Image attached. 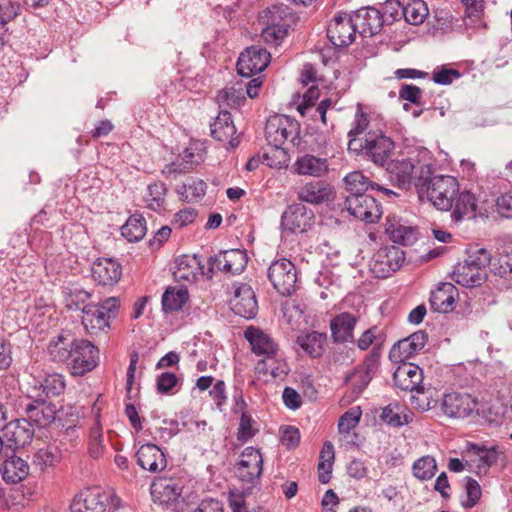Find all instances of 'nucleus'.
Here are the masks:
<instances>
[{
	"instance_id": "f257e3e1",
	"label": "nucleus",
	"mask_w": 512,
	"mask_h": 512,
	"mask_svg": "<svg viewBox=\"0 0 512 512\" xmlns=\"http://www.w3.org/2000/svg\"><path fill=\"white\" fill-rule=\"evenodd\" d=\"M49 353L54 361L66 363L75 376H83L92 371L99 362V350L90 341L70 339L64 335L50 343Z\"/></svg>"
},
{
	"instance_id": "f03ea898",
	"label": "nucleus",
	"mask_w": 512,
	"mask_h": 512,
	"mask_svg": "<svg viewBox=\"0 0 512 512\" xmlns=\"http://www.w3.org/2000/svg\"><path fill=\"white\" fill-rule=\"evenodd\" d=\"M420 169L417 176L419 197H426L438 210L449 211L459 191L457 179L450 175H436L432 165Z\"/></svg>"
},
{
	"instance_id": "7ed1b4c3",
	"label": "nucleus",
	"mask_w": 512,
	"mask_h": 512,
	"mask_svg": "<svg viewBox=\"0 0 512 512\" xmlns=\"http://www.w3.org/2000/svg\"><path fill=\"white\" fill-rule=\"evenodd\" d=\"M395 144L381 130H369L363 139L348 141V151L372 161L377 166H384L390 158Z\"/></svg>"
},
{
	"instance_id": "20e7f679",
	"label": "nucleus",
	"mask_w": 512,
	"mask_h": 512,
	"mask_svg": "<svg viewBox=\"0 0 512 512\" xmlns=\"http://www.w3.org/2000/svg\"><path fill=\"white\" fill-rule=\"evenodd\" d=\"M490 262V253L484 248L477 249L455 266L452 280L463 287L481 286L487 280Z\"/></svg>"
},
{
	"instance_id": "39448f33",
	"label": "nucleus",
	"mask_w": 512,
	"mask_h": 512,
	"mask_svg": "<svg viewBox=\"0 0 512 512\" xmlns=\"http://www.w3.org/2000/svg\"><path fill=\"white\" fill-rule=\"evenodd\" d=\"M120 307L118 298L109 297L99 304H87L82 306V324L85 330L96 335L109 328L110 321L116 317Z\"/></svg>"
},
{
	"instance_id": "423d86ee",
	"label": "nucleus",
	"mask_w": 512,
	"mask_h": 512,
	"mask_svg": "<svg viewBox=\"0 0 512 512\" xmlns=\"http://www.w3.org/2000/svg\"><path fill=\"white\" fill-rule=\"evenodd\" d=\"M300 125L287 115L271 116L265 126L268 144L276 149L283 148L286 143L296 146L299 143Z\"/></svg>"
},
{
	"instance_id": "0eeeda50",
	"label": "nucleus",
	"mask_w": 512,
	"mask_h": 512,
	"mask_svg": "<svg viewBox=\"0 0 512 512\" xmlns=\"http://www.w3.org/2000/svg\"><path fill=\"white\" fill-rule=\"evenodd\" d=\"M17 413L29 423L31 427L44 428L54 422L56 406L43 399L20 397L16 403Z\"/></svg>"
},
{
	"instance_id": "6e6552de",
	"label": "nucleus",
	"mask_w": 512,
	"mask_h": 512,
	"mask_svg": "<svg viewBox=\"0 0 512 512\" xmlns=\"http://www.w3.org/2000/svg\"><path fill=\"white\" fill-rule=\"evenodd\" d=\"M109 503L114 510L121 506L120 498L114 493L88 488L74 497L70 509L71 512H106Z\"/></svg>"
},
{
	"instance_id": "1a4fd4ad",
	"label": "nucleus",
	"mask_w": 512,
	"mask_h": 512,
	"mask_svg": "<svg viewBox=\"0 0 512 512\" xmlns=\"http://www.w3.org/2000/svg\"><path fill=\"white\" fill-rule=\"evenodd\" d=\"M267 277L273 288L282 296H290L297 290V269L289 259L280 258L273 261L268 267Z\"/></svg>"
},
{
	"instance_id": "9d476101",
	"label": "nucleus",
	"mask_w": 512,
	"mask_h": 512,
	"mask_svg": "<svg viewBox=\"0 0 512 512\" xmlns=\"http://www.w3.org/2000/svg\"><path fill=\"white\" fill-rule=\"evenodd\" d=\"M380 357V348L373 347L371 352L365 357L364 361L357 365L344 378L345 384H351L352 392L355 396H359L375 376L379 368Z\"/></svg>"
},
{
	"instance_id": "9b49d317",
	"label": "nucleus",
	"mask_w": 512,
	"mask_h": 512,
	"mask_svg": "<svg viewBox=\"0 0 512 512\" xmlns=\"http://www.w3.org/2000/svg\"><path fill=\"white\" fill-rule=\"evenodd\" d=\"M441 410L446 416L455 419H464L473 414L479 415L480 412L478 399L461 391L444 394Z\"/></svg>"
},
{
	"instance_id": "f8f14e48",
	"label": "nucleus",
	"mask_w": 512,
	"mask_h": 512,
	"mask_svg": "<svg viewBox=\"0 0 512 512\" xmlns=\"http://www.w3.org/2000/svg\"><path fill=\"white\" fill-rule=\"evenodd\" d=\"M344 207L350 215L366 223L377 222L383 213L381 204L367 193L345 196Z\"/></svg>"
},
{
	"instance_id": "ddd939ff",
	"label": "nucleus",
	"mask_w": 512,
	"mask_h": 512,
	"mask_svg": "<svg viewBox=\"0 0 512 512\" xmlns=\"http://www.w3.org/2000/svg\"><path fill=\"white\" fill-rule=\"evenodd\" d=\"M431 164L423 163L417 159H401L392 160L387 163L386 171L392 182L400 188H408L414 184L417 189V176L419 175L420 167H430Z\"/></svg>"
},
{
	"instance_id": "4468645a",
	"label": "nucleus",
	"mask_w": 512,
	"mask_h": 512,
	"mask_svg": "<svg viewBox=\"0 0 512 512\" xmlns=\"http://www.w3.org/2000/svg\"><path fill=\"white\" fill-rule=\"evenodd\" d=\"M290 17L289 8L285 5H274L265 11L262 16L266 27L262 31V38L266 42H275L283 39L288 32L290 24L287 18Z\"/></svg>"
},
{
	"instance_id": "2eb2a0df",
	"label": "nucleus",
	"mask_w": 512,
	"mask_h": 512,
	"mask_svg": "<svg viewBox=\"0 0 512 512\" xmlns=\"http://www.w3.org/2000/svg\"><path fill=\"white\" fill-rule=\"evenodd\" d=\"M404 260L405 254L399 247H382L374 254L371 271L377 278H387L400 269Z\"/></svg>"
},
{
	"instance_id": "dca6fc26",
	"label": "nucleus",
	"mask_w": 512,
	"mask_h": 512,
	"mask_svg": "<svg viewBox=\"0 0 512 512\" xmlns=\"http://www.w3.org/2000/svg\"><path fill=\"white\" fill-rule=\"evenodd\" d=\"M270 62V53L261 47L251 46L242 52L237 61L239 75L249 78L262 72Z\"/></svg>"
},
{
	"instance_id": "f3484780",
	"label": "nucleus",
	"mask_w": 512,
	"mask_h": 512,
	"mask_svg": "<svg viewBox=\"0 0 512 512\" xmlns=\"http://www.w3.org/2000/svg\"><path fill=\"white\" fill-rule=\"evenodd\" d=\"M357 33L351 14L338 13L327 28V37L336 47L349 46L355 40Z\"/></svg>"
},
{
	"instance_id": "a211bd4d",
	"label": "nucleus",
	"mask_w": 512,
	"mask_h": 512,
	"mask_svg": "<svg viewBox=\"0 0 512 512\" xmlns=\"http://www.w3.org/2000/svg\"><path fill=\"white\" fill-rule=\"evenodd\" d=\"M263 471V458L260 451L254 447H246L236 467V475L242 481L253 484Z\"/></svg>"
},
{
	"instance_id": "6ab92c4d",
	"label": "nucleus",
	"mask_w": 512,
	"mask_h": 512,
	"mask_svg": "<svg viewBox=\"0 0 512 512\" xmlns=\"http://www.w3.org/2000/svg\"><path fill=\"white\" fill-rule=\"evenodd\" d=\"M233 287L234 295L230 299L232 311L246 319L255 317L258 304L252 287L247 283H235Z\"/></svg>"
},
{
	"instance_id": "aec40b11",
	"label": "nucleus",
	"mask_w": 512,
	"mask_h": 512,
	"mask_svg": "<svg viewBox=\"0 0 512 512\" xmlns=\"http://www.w3.org/2000/svg\"><path fill=\"white\" fill-rule=\"evenodd\" d=\"M354 28L363 37H372L378 34L384 24L383 14L374 7H362L352 12Z\"/></svg>"
},
{
	"instance_id": "412c9836",
	"label": "nucleus",
	"mask_w": 512,
	"mask_h": 512,
	"mask_svg": "<svg viewBox=\"0 0 512 512\" xmlns=\"http://www.w3.org/2000/svg\"><path fill=\"white\" fill-rule=\"evenodd\" d=\"M312 213L302 204L287 207L281 217L283 230L291 233L304 232L311 224Z\"/></svg>"
},
{
	"instance_id": "4be33fe9",
	"label": "nucleus",
	"mask_w": 512,
	"mask_h": 512,
	"mask_svg": "<svg viewBox=\"0 0 512 512\" xmlns=\"http://www.w3.org/2000/svg\"><path fill=\"white\" fill-rule=\"evenodd\" d=\"M428 336L419 330L409 337L399 340L390 351V358L396 361H403L412 358L419 353L426 345Z\"/></svg>"
},
{
	"instance_id": "5701e85b",
	"label": "nucleus",
	"mask_w": 512,
	"mask_h": 512,
	"mask_svg": "<svg viewBox=\"0 0 512 512\" xmlns=\"http://www.w3.org/2000/svg\"><path fill=\"white\" fill-rule=\"evenodd\" d=\"M91 274L99 285L113 286L122 276V267L111 258H99L93 263Z\"/></svg>"
},
{
	"instance_id": "b1692460",
	"label": "nucleus",
	"mask_w": 512,
	"mask_h": 512,
	"mask_svg": "<svg viewBox=\"0 0 512 512\" xmlns=\"http://www.w3.org/2000/svg\"><path fill=\"white\" fill-rule=\"evenodd\" d=\"M137 464L152 473L160 472L167 466L164 452L155 444L142 445L136 453Z\"/></svg>"
},
{
	"instance_id": "393cba45",
	"label": "nucleus",
	"mask_w": 512,
	"mask_h": 512,
	"mask_svg": "<svg viewBox=\"0 0 512 512\" xmlns=\"http://www.w3.org/2000/svg\"><path fill=\"white\" fill-rule=\"evenodd\" d=\"M211 136L217 141L228 143L231 148L239 144L236 136V127L231 118L230 112L222 110L210 126Z\"/></svg>"
},
{
	"instance_id": "a878e982",
	"label": "nucleus",
	"mask_w": 512,
	"mask_h": 512,
	"mask_svg": "<svg viewBox=\"0 0 512 512\" xmlns=\"http://www.w3.org/2000/svg\"><path fill=\"white\" fill-rule=\"evenodd\" d=\"M465 457L467 467L470 470L475 467L477 473H481L496 463L498 453L494 447L488 449L476 444H469L465 451Z\"/></svg>"
},
{
	"instance_id": "bb28decb",
	"label": "nucleus",
	"mask_w": 512,
	"mask_h": 512,
	"mask_svg": "<svg viewBox=\"0 0 512 512\" xmlns=\"http://www.w3.org/2000/svg\"><path fill=\"white\" fill-rule=\"evenodd\" d=\"M393 381L399 389L413 392L421 387L423 381L422 369L413 363H403L395 370Z\"/></svg>"
},
{
	"instance_id": "cd10ccee",
	"label": "nucleus",
	"mask_w": 512,
	"mask_h": 512,
	"mask_svg": "<svg viewBox=\"0 0 512 512\" xmlns=\"http://www.w3.org/2000/svg\"><path fill=\"white\" fill-rule=\"evenodd\" d=\"M357 323V318L348 312H343L330 321L331 337L335 343L352 342L353 331Z\"/></svg>"
},
{
	"instance_id": "c85d7f7f",
	"label": "nucleus",
	"mask_w": 512,
	"mask_h": 512,
	"mask_svg": "<svg viewBox=\"0 0 512 512\" xmlns=\"http://www.w3.org/2000/svg\"><path fill=\"white\" fill-rule=\"evenodd\" d=\"M5 436L9 447L23 448L31 443L34 437V428L21 417L6 426Z\"/></svg>"
},
{
	"instance_id": "c756f323",
	"label": "nucleus",
	"mask_w": 512,
	"mask_h": 512,
	"mask_svg": "<svg viewBox=\"0 0 512 512\" xmlns=\"http://www.w3.org/2000/svg\"><path fill=\"white\" fill-rule=\"evenodd\" d=\"M244 336L255 354L265 355L266 358L277 354L278 345L268 334L259 328L248 327L244 332Z\"/></svg>"
},
{
	"instance_id": "7c9ffc66",
	"label": "nucleus",
	"mask_w": 512,
	"mask_h": 512,
	"mask_svg": "<svg viewBox=\"0 0 512 512\" xmlns=\"http://www.w3.org/2000/svg\"><path fill=\"white\" fill-rule=\"evenodd\" d=\"M458 289L452 283H441L430 295V305L435 312L447 313L453 310Z\"/></svg>"
},
{
	"instance_id": "2f4dec72",
	"label": "nucleus",
	"mask_w": 512,
	"mask_h": 512,
	"mask_svg": "<svg viewBox=\"0 0 512 512\" xmlns=\"http://www.w3.org/2000/svg\"><path fill=\"white\" fill-rule=\"evenodd\" d=\"M385 233L394 243L409 246L416 242L417 231L414 227L402 223L396 217L388 218Z\"/></svg>"
},
{
	"instance_id": "473e14b6",
	"label": "nucleus",
	"mask_w": 512,
	"mask_h": 512,
	"mask_svg": "<svg viewBox=\"0 0 512 512\" xmlns=\"http://www.w3.org/2000/svg\"><path fill=\"white\" fill-rule=\"evenodd\" d=\"M29 464L19 456L12 455L4 459L0 472L6 483L16 484L29 475Z\"/></svg>"
},
{
	"instance_id": "72a5a7b5",
	"label": "nucleus",
	"mask_w": 512,
	"mask_h": 512,
	"mask_svg": "<svg viewBox=\"0 0 512 512\" xmlns=\"http://www.w3.org/2000/svg\"><path fill=\"white\" fill-rule=\"evenodd\" d=\"M298 197L301 201L310 204H320L332 200L333 190L325 182L311 181L300 188Z\"/></svg>"
},
{
	"instance_id": "f704fd0d",
	"label": "nucleus",
	"mask_w": 512,
	"mask_h": 512,
	"mask_svg": "<svg viewBox=\"0 0 512 512\" xmlns=\"http://www.w3.org/2000/svg\"><path fill=\"white\" fill-rule=\"evenodd\" d=\"M151 496L155 503L169 504L181 495V487L172 479L160 478L151 484Z\"/></svg>"
},
{
	"instance_id": "c9c22d12",
	"label": "nucleus",
	"mask_w": 512,
	"mask_h": 512,
	"mask_svg": "<svg viewBox=\"0 0 512 512\" xmlns=\"http://www.w3.org/2000/svg\"><path fill=\"white\" fill-rule=\"evenodd\" d=\"M454 201L455 205L451 217L455 222H459L465 217L469 219L476 217L477 202L471 192H461Z\"/></svg>"
},
{
	"instance_id": "e433bc0d",
	"label": "nucleus",
	"mask_w": 512,
	"mask_h": 512,
	"mask_svg": "<svg viewBox=\"0 0 512 512\" xmlns=\"http://www.w3.org/2000/svg\"><path fill=\"white\" fill-rule=\"evenodd\" d=\"M295 168L298 174L320 177L327 172L328 163L324 158L307 154L297 159Z\"/></svg>"
},
{
	"instance_id": "4c0bfd02",
	"label": "nucleus",
	"mask_w": 512,
	"mask_h": 512,
	"mask_svg": "<svg viewBox=\"0 0 512 512\" xmlns=\"http://www.w3.org/2000/svg\"><path fill=\"white\" fill-rule=\"evenodd\" d=\"M327 336L325 333L313 331L297 337V344L311 357H320L324 352Z\"/></svg>"
},
{
	"instance_id": "58836bf2",
	"label": "nucleus",
	"mask_w": 512,
	"mask_h": 512,
	"mask_svg": "<svg viewBox=\"0 0 512 512\" xmlns=\"http://www.w3.org/2000/svg\"><path fill=\"white\" fill-rule=\"evenodd\" d=\"M61 450L55 444L39 448L33 456V465L41 471L54 467L60 462Z\"/></svg>"
},
{
	"instance_id": "ea45409f",
	"label": "nucleus",
	"mask_w": 512,
	"mask_h": 512,
	"mask_svg": "<svg viewBox=\"0 0 512 512\" xmlns=\"http://www.w3.org/2000/svg\"><path fill=\"white\" fill-rule=\"evenodd\" d=\"M189 299L187 288L169 287L162 295V309L165 313L180 310Z\"/></svg>"
},
{
	"instance_id": "a19ab883",
	"label": "nucleus",
	"mask_w": 512,
	"mask_h": 512,
	"mask_svg": "<svg viewBox=\"0 0 512 512\" xmlns=\"http://www.w3.org/2000/svg\"><path fill=\"white\" fill-rule=\"evenodd\" d=\"M207 184L201 179L190 178L187 183L177 187L181 201L192 203L202 199L206 194Z\"/></svg>"
},
{
	"instance_id": "79ce46f5",
	"label": "nucleus",
	"mask_w": 512,
	"mask_h": 512,
	"mask_svg": "<svg viewBox=\"0 0 512 512\" xmlns=\"http://www.w3.org/2000/svg\"><path fill=\"white\" fill-rule=\"evenodd\" d=\"M146 221L141 215H132L121 228V234L129 242H138L146 235Z\"/></svg>"
},
{
	"instance_id": "37998d69",
	"label": "nucleus",
	"mask_w": 512,
	"mask_h": 512,
	"mask_svg": "<svg viewBox=\"0 0 512 512\" xmlns=\"http://www.w3.org/2000/svg\"><path fill=\"white\" fill-rule=\"evenodd\" d=\"M438 470L436 459L433 456H422L412 465V473L420 481L432 479Z\"/></svg>"
},
{
	"instance_id": "c03bdc74",
	"label": "nucleus",
	"mask_w": 512,
	"mask_h": 512,
	"mask_svg": "<svg viewBox=\"0 0 512 512\" xmlns=\"http://www.w3.org/2000/svg\"><path fill=\"white\" fill-rule=\"evenodd\" d=\"M348 195H361L368 190L372 191L373 181L369 180L361 171H353L344 178Z\"/></svg>"
},
{
	"instance_id": "a18cd8bd",
	"label": "nucleus",
	"mask_w": 512,
	"mask_h": 512,
	"mask_svg": "<svg viewBox=\"0 0 512 512\" xmlns=\"http://www.w3.org/2000/svg\"><path fill=\"white\" fill-rule=\"evenodd\" d=\"M167 194L166 184L163 182H154L148 185L145 202L147 207L153 211H159L165 206V197Z\"/></svg>"
},
{
	"instance_id": "49530a36",
	"label": "nucleus",
	"mask_w": 512,
	"mask_h": 512,
	"mask_svg": "<svg viewBox=\"0 0 512 512\" xmlns=\"http://www.w3.org/2000/svg\"><path fill=\"white\" fill-rule=\"evenodd\" d=\"M428 13V7L423 0H412L402 9L405 20L412 25L422 24Z\"/></svg>"
},
{
	"instance_id": "de8ad7c7",
	"label": "nucleus",
	"mask_w": 512,
	"mask_h": 512,
	"mask_svg": "<svg viewBox=\"0 0 512 512\" xmlns=\"http://www.w3.org/2000/svg\"><path fill=\"white\" fill-rule=\"evenodd\" d=\"M260 371L269 374L275 380H282L289 372V367L283 359L276 358V355H271L265 358L259 364Z\"/></svg>"
},
{
	"instance_id": "09e8293b",
	"label": "nucleus",
	"mask_w": 512,
	"mask_h": 512,
	"mask_svg": "<svg viewBox=\"0 0 512 512\" xmlns=\"http://www.w3.org/2000/svg\"><path fill=\"white\" fill-rule=\"evenodd\" d=\"M224 262L227 265V274H240L246 267L248 257L245 251L240 249L223 250Z\"/></svg>"
},
{
	"instance_id": "8fccbe9b",
	"label": "nucleus",
	"mask_w": 512,
	"mask_h": 512,
	"mask_svg": "<svg viewBox=\"0 0 512 512\" xmlns=\"http://www.w3.org/2000/svg\"><path fill=\"white\" fill-rule=\"evenodd\" d=\"M88 451L94 459L102 457L106 451V446L103 443L102 427L98 421L90 429Z\"/></svg>"
},
{
	"instance_id": "3c124183",
	"label": "nucleus",
	"mask_w": 512,
	"mask_h": 512,
	"mask_svg": "<svg viewBox=\"0 0 512 512\" xmlns=\"http://www.w3.org/2000/svg\"><path fill=\"white\" fill-rule=\"evenodd\" d=\"M369 123V114L364 111L363 105L358 103L356 105V111L353 122L351 124V129L347 134L349 141L351 139H359L358 136L363 134L368 129Z\"/></svg>"
},
{
	"instance_id": "603ef678",
	"label": "nucleus",
	"mask_w": 512,
	"mask_h": 512,
	"mask_svg": "<svg viewBox=\"0 0 512 512\" xmlns=\"http://www.w3.org/2000/svg\"><path fill=\"white\" fill-rule=\"evenodd\" d=\"M40 387L47 397H55L64 392L66 384L61 374L54 373L47 375L41 381Z\"/></svg>"
},
{
	"instance_id": "864d4df0",
	"label": "nucleus",
	"mask_w": 512,
	"mask_h": 512,
	"mask_svg": "<svg viewBox=\"0 0 512 512\" xmlns=\"http://www.w3.org/2000/svg\"><path fill=\"white\" fill-rule=\"evenodd\" d=\"M216 100L220 106L234 108L238 107L243 101H245V96L242 90H237L234 87H227L218 92Z\"/></svg>"
},
{
	"instance_id": "5fc2aeb1",
	"label": "nucleus",
	"mask_w": 512,
	"mask_h": 512,
	"mask_svg": "<svg viewBox=\"0 0 512 512\" xmlns=\"http://www.w3.org/2000/svg\"><path fill=\"white\" fill-rule=\"evenodd\" d=\"M464 481V490L466 498L462 500V505L465 508H471L475 506L481 498V487L479 483L471 477H466Z\"/></svg>"
},
{
	"instance_id": "6e6d98bb",
	"label": "nucleus",
	"mask_w": 512,
	"mask_h": 512,
	"mask_svg": "<svg viewBox=\"0 0 512 512\" xmlns=\"http://www.w3.org/2000/svg\"><path fill=\"white\" fill-rule=\"evenodd\" d=\"M415 391L416 394L411 397L413 408L420 411H428L436 406L437 400L432 397L431 391H424L422 386Z\"/></svg>"
},
{
	"instance_id": "4d7b16f0",
	"label": "nucleus",
	"mask_w": 512,
	"mask_h": 512,
	"mask_svg": "<svg viewBox=\"0 0 512 512\" xmlns=\"http://www.w3.org/2000/svg\"><path fill=\"white\" fill-rule=\"evenodd\" d=\"M362 412L359 407L346 411L338 421V430L341 434H348L354 429L361 418Z\"/></svg>"
},
{
	"instance_id": "13d9d810",
	"label": "nucleus",
	"mask_w": 512,
	"mask_h": 512,
	"mask_svg": "<svg viewBox=\"0 0 512 512\" xmlns=\"http://www.w3.org/2000/svg\"><path fill=\"white\" fill-rule=\"evenodd\" d=\"M254 424L255 421L252 417L247 412L242 411L237 434L238 440L244 442L251 439L256 433V429L253 427Z\"/></svg>"
},
{
	"instance_id": "bf43d9fd",
	"label": "nucleus",
	"mask_w": 512,
	"mask_h": 512,
	"mask_svg": "<svg viewBox=\"0 0 512 512\" xmlns=\"http://www.w3.org/2000/svg\"><path fill=\"white\" fill-rule=\"evenodd\" d=\"M179 379L172 372L161 373L156 380L157 391L161 394L173 393L172 390L178 384Z\"/></svg>"
},
{
	"instance_id": "052dcab7",
	"label": "nucleus",
	"mask_w": 512,
	"mask_h": 512,
	"mask_svg": "<svg viewBox=\"0 0 512 512\" xmlns=\"http://www.w3.org/2000/svg\"><path fill=\"white\" fill-rule=\"evenodd\" d=\"M381 419L394 427H400L409 423V417L407 415L402 417L398 412L395 411L391 404L383 408Z\"/></svg>"
},
{
	"instance_id": "680f3d73",
	"label": "nucleus",
	"mask_w": 512,
	"mask_h": 512,
	"mask_svg": "<svg viewBox=\"0 0 512 512\" xmlns=\"http://www.w3.org/2000/svg\"><path fill=\"white\" fill-rule=\"evenodd\" d=\"M460 76L461 73L457 69L441 67L439 70H434L432 79L436 84L449 85Z\"/></svg>"
},
{
	"instance_id": "e2e57ef3",
	"label": "nucleus",
	"mask_w": 512,
	"mask_h": 512,
	"mask_svg": "<svg viewBox=\"0 0 512 512\" xmlns=\"http://www.w3.org/2000/svg\"><path fill=\"white\" fill-rule=\"evenodd\" d=\"M20 11V5L16 2L3 1L0 3V25H4L12 21Z\"/></svg>"
},
{
	"instance_id": "0e129e2a",
	"label": "nucleus",
	"mask_w": 512,
	"mask_h": 512,
	"mask_svg": "<svg viewBox=\"0 0 512 512\" xmlns=\"http://www.w3.org/2000/svg\"><path fill=\"white\" fill-rule=\"evenodd\" d=\"M422 90L415 85L402 84L399 90V98L405 101H409L415 105H419L421 102Z\"/></svg>"
},
{
	"instance_id": "69168bd1",
	"label": "nucleus",
	"mask_w": 512,
	"mask_h": 512,
	"mask_svg": "<svg viewBox=\"0 0 512 512\" xmlns=\"http://www.w3.org/2000/svg\"><path fill=\"white\" fill-rule=\"evenodd\" d=\"M208 266L206 273L208 278H212L217 271L227 274V265L226 262H224V252L220 251L218 254L210 256L208 259Z\"/></svg>"
},
{
	"instance_id": "338daca9",
	"label": "nucleus",
	"mask_w": 512,
	"mask_h": 512,
	"mask_svg": "<svg viewBox=\"0 0 512 512\" xmlns=\"http://www.w3.org/2000/svg\"><path fill=\"white\" fill-rule=\"evenodd\" d=\"M318 96H319V91L317 88H315V87L309 88L308 91L303 96V102L297 106L298 112L302 116H305L310 111H312L313 106H314L313 101L316 100L318 98Z\"/></svg>"
},
{
	"instance_id": "774afa93",
	"label": "nucleus",
	"mask_w": 512,
	"mask_h": 512,
	"mask_svg": "<svg viewBox=\"0 0 512 512\" xmlns=\"http://www.w3.org/2000/svg\"><path fill=\"white\" fill-rule=\"evenodd\" d=\"M282 399L284 405L291 410H297L302 405L300 394L291 387H285L282 393Z\"/></svg>"
}]
</instances>
